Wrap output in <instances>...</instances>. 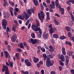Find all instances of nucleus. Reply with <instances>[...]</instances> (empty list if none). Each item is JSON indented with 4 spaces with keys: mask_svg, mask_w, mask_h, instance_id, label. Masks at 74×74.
<instances>
[{
    "mask_svg": "<svg viewBox=\"0 0 74 74\" xmlns=\"http://www.w3.org/2000/svg\"><path fill=\"white\" fill-rule=\"evenodd\" d=\"M49 58L50 59L53 58L52 56L51 55H49L46 61V66L48 67H49L50 66H52L54 63V61H51Z\"/></svg>",
    "mask_w": 74,
    "mask_h": 74,
    "instance_id": "obj_1",
    "label": "nucleus"
},
{
    "mask_svg": "<svg viewBox=\"0 0 74 74\" xmlns=\"http://www.w3.org/2000/svg\"><path fill=\"white\" fill-rule=\"evenodd\" d=\"M40 26V23L38 21L37 24V26L34 25H32V28L33 30H34L35 32H38L39 31L40 33L42 34V30L40 29V28L38 27Z\"/></svg>",
    "mask_w": 74,
    "mask_h": 74,
    "instance_id": "obj_2",
    "label": "nucleus"
},
{
    "mask_svg": "<svg viewBox=\"0 0 74 74\" xmlns=\"http://www.w3.org/2000/svg\"><path fill=\"white\" fill-rule=\"evenodd\" d=\"M25 17V19L26 20L27 19L29 18L27 13L25 12H24L23 14H22V16L21 15H18V19H22V20H24Z\"/></svg>",
    "mask_w": 74,
    "mask_h": 74,
    "instance_id": "obj_3",
    "label": "nucleus"
},
{
    "mask_svg": "<svg viewBox=\"0 0 74 74\" xmlns=\"http://www.w3.org/2000/svg\"><path fill=\"white\" fill-rule=\"evenodd\" d=\"M38 15L39 19H40L42 22H43V19H44V17H45V14L44 12L42 11H40V13H38Z\"/></svg>",
    "mask_w": 74,
    "mask_h": 74,
    "instance_id": "obj_4",
    "label": "nucleus"
},
{
    "mask_svg": "<svg viewBox=\"0 0 74 74\" xmlns=\"http://www.w3.org/2000/svg\"><path fill=\"white\" fill-rule=\"evenodd\" d=\"M8 66L6 65H5L4 66H3V68L2 69V71L3 72H4L5 71V74H10V72H9V70L8 69Z\"/></svg>",
    "mask_w": 74,
    "mask_h": 74,
    "instance_id": "obj_5",
    "label": "nucleus"
},
{
    "mask_svg": "<svg viewBox=\"0 0 74 74\" xmlns=\"http://www.w3.org/2000/svg\"><path fill=\"white\" fill-rule=\"evenodd\" d=\"M28 42L29 43H31V42L32 44H36L37 42V40L36 39H34L31 38L28 40Z\"/></svg>",
    "mask_w": 74,
    "mask_h": 74,
    "instance_id": "obj_6",
    "label": "nucleus"
},
{
    "mask_svg": "<svg viewBox=\"0 0 74 74\" xmlns=\"http://www.w3.org/2000/svg\"><path fill=\"white\" fill-rule=\"evenodd\" d=\"M2 23L3 28L4 29H6V27H7V21H6V20L5 19H3L2 20Z\"/></svg>",
    "mask_w": 74,
    "mask_h": 74,
    "instance_id": "obj_7",
    "label": "nucleus"
},
{
    "mask_svg": "<svg viewBox=\"0 0 74 74\" xmlns=\"http://www.w3.org/2000/svg\"><path fill=\"white\" fill-rule=\"evenodd\" d=\"M49 28L50 29L49 31L50 33L51 34H53V33H54V32H55V31L52 28V24H50L49 26Z\"/></svg>",
    "mask_w": 74,
    "mask_h": 74,
    "instance_id": "obj_8",
    "label": "nucleus"
},
{
    "mask_svg": "<svg viewBox=\"0 0 74 74\" xmlns=\"http://www.w3.org/2000/svg\"><path fill=\"white\" fill-rule=\"evenodd\" d=\"M25 63L27 66H32V64L31 63V62L29 61V60H28V59H26L25 60Z\"/></svg>",
    "mask_w": 74,
    "mask_h": 74,
    "instance_id": "obj_9",
    "label": "nucleus"
},
{
    "mask_svg": "<svg viewBox=\"0 0 74 74\" xmlns=\"http://www.w3.org/2000/svg\"><path fill=\"white\" fill-rule=\"evenodd\" d=\"M3 14L5 18H8L10 15L8 14V12H4Z\"/></svg>",
    "mask_w": 74,
    "mask_h": 74,
    "instance_id": "obj_10",
    "label": "nucleus"
},
{
    "mask_svg": "<svg viewBox=\"0 0 74 74\" xmlns=\"http://www.w3.org/2000/svg\"><path fill=\"white\" fill-rule=\"evenodd\" d=\"M26 11L27 14H28V16L29 17H30V16H31L32 15V12H31L30 10V9L27 10H26Z\"/></svg>",
    "mask_w": 74,
    "mask_h": 74,
    "instance_id": "obj_11",
    "label": "nucleus"
},
{
    "mask_svg": "<svg viewBox=\"0 0 74 74\" xmlns=\"http://www.w3.org/2000/svg\"><path fill=\"white\" fill-rule=\"evenodd\" d=\"M49 48L50 49L49 50V51L50 52H53L55 50V47H52L51 45L49 46Z\"/></svg>",
    "mask_w": 74,
    "mask_h": 74,
    "instance_id": "obj_12",
    "label": "nucleus"
},
{
    "mask_svg": "<svg viewBox=\"0 0 74 74\" xmlns=\"http://www.w3.org/2000/svg\"><path fill=\"white\" fill-rule=\"evenodd\" d=\"M33 60L34 63H38V62L39 61V59H38V58H37L36 57H34Z\"/></svg>",
    "mask_w": 74,
    "mask_h": 74,
    "instance_id": "obj_13",
    "label": "nucleus"
},
{
    "mask_svg": "<svg viewBox=\"0 0 74 74\" xmlns=\"http://www.w3.org/2000/svg\"><path fill=\"white\" fill-rule=\"evenodd\" d=\"M4 54L5 56V58H7L9 56V54L8 53V52L6 51H4Z\"/></svg>",
    "mask_w": 74,
    "mask_h": 74,
    "instance_id": "obj_14",
    "label": "nucleus"
},
{
    "mask_svg": "<svg viewBox=\"0 0 74 74\" xmlns=\"http://www.w3.org/2000/svg\"><path fill=\"white\" fill-rule=\"evenodd\" d=\"M52 4L50 5V7L51 8H55V2L53 1L51 2Z\"/></svg>",
    "mask_w": 74,
    "mask_h": 74,
    "instance_id": "obj_15",
    "label": "nucleus"
},
{
    "mask_svg": "<svg viewBox=\"0 0 74 74\" xmlns=\"http://www.w3.org/2000/svg\"><path fill=\"white\" fill-rule=\"evenodd\" d=\"M65 48L64 47H62V54L64 55H66V53Z\"/></svg>",
    "mask_w": 74,
    "mask_h": 74,
    "instance_id": "obj_16",
    "label": "nucleus"
},
{
    "mask_svg": "<svg viewBox=\"0 0 74 74\" xmlns=\"http://www.w3.org/2000/svg\"><path fill=\"white\" fill-rule=\"evenodd\" d=\"M40 49H41V47L40 46H38L36 48V51L37 53H39L40 52Z\"/></svg>",
    "mask_w": 74,
    "mask_h": 74,
    "instance_id": "obj_17",
    "label": "nucleus"
},
{
    "mask_svg": "<svg viewBox=\"0 0 74 74\" xmlns=\"http://www.w3.org/2000/svg\"><path fill=\"white\" fill-rule=\"evenodd\" d=\"M8 62L9 64V65L10 66V67L11 68H12L13 67V64H14L13 63V62H11L10 61V60H8Z\"/></svg>",
    "mask_w": 74,
    "mask_h": 74,
    "instance_id": "obj_18",
    "label": "nucleus"
},
{
    "mask_svg": "<svg viewBox=\"0 0 74 74\" xmlns=\"http://www.w3.org/2000/svg\"><path fill=\"white\" fill-rule=\"evenodd\" d=\"M53 22L54 24L56 25H59V22L56 20H53Z\"/></svg>",
    "mask_w": 74,
    "mask_h": 74,
    "instance_id": "obj_19",
    "label": "nucleus"
},
{
    "mask_svg": "<svg viewBox=\"0 0 74 74\" xmlns=\"http://www.w3.org/2000/svg\"><path fill=\"white\" fill-rule=\"evenodd\" d=\"M53 38H56V39H57V38H58L59 37V35L57 34H53Z\"/></svg>",
    "mask_w": 74,
    "mask_h": 74,
    "instance_id": "obj_20",
    "label": "nucleus"
},
{
    "mask_svg": "<svg viewBox=\"0 0 74 74\" xmlns=\"http://www.w3.org/2000/svg\"><path fill=\"white\" fill-rule=\"evenodd\" d=\"M60 58L61 60L62 61V62H64L65 61V60H64V57L63 55H61Z\"/></svg>",
    "mask_w": 74,
    "mask_h": 74,
    "instance_id": "obj_21",
    "label": "nucleus"
},
{
    "mask_svg": "<svg viewBox=\"0 0 74 74\" xmlns=\"http://www.w3.org/2000/svg\"><path fill=\"white\" fill-rule=\"evenodd\" d=\"M74 52L73 51H68V54L69 56H71L72 54Z\"/></svg>",
    "mask_w": 74,
    "mask_h": 74,
    "instance_id": "obj_22",
    "label": "nucleus"
},
{
    "mask_svg": "<svg viewBox=\"0 0 74 74\" xmlns=\"http://www.w3.org/2000/svg\"><path fill=\"white\" fill-rule=\"evenodd\" d=\"M43 58L44 59V60H46L47 58V56L45 54H44L43 55Z\"/></svg>",
    "mask_w": 74,
    "mask_h": 74,
    "instance_id": "obj_23",
    "label": "nucleus"
},
{
    "mask_svg": "<svg viewBox=\"0 0 74 74\" xmlns=\"http://www.w3.org/2000/svg\"><path fill=\"white\" fill-rule=\"evenodd\" d=\"M4 4H3V6L5 7L6 6V5L8 4V3L6 1V0H4Z\"/></svg>",
    "mask_w": 74,
    "mask_h": 74,
    "instance_id": "obj_24",
    "label": "nucleus"
},
{
    "mask_svg": "<svg viewBox=\"0 0 74 74\" xmlns=\"http://www.w3.org/2000/svg\"><path fill=\"white\" fill-rule=\"evenodd\" d=\"M66 37L64 36H62L60 37V39H61V40H64V39H66Z\"/></svg>",
    "mask_w": 74,
    "mask_h": 74,
    "instance_id": "obj_25",
    "label": "nucleus"
},
{
    "mask_svg": "<svg viewBox=\"0 0 74 74\" xmlns=\"http://www.w3.org/2000/svg\"><path fill=\"white\" fill-rule=\"evenodd\" d=\"M15 56L16 57L17 59H20V58H19V53H16L15 54Z\"/></svg>",
    "mask_w": 74,
    "mask_h": 74,
    "instance_id": "obj_26",
    "label": "nucleus"
},
{
    "mask_svg": "<svg viewBox=\"0 0 74 74\" xmlns=\"http://www.w3.org/2000/svg\"><path fill=\"white\" fill-rule=\"evenodd\" d=\"M65 29H66L67 32H69V31H70V30L71 29V27H69L68 26H66L65 27Z\"/></svg>",
    "mask_w": 74,
    "mask_h": 74,
    "instance_id": "obj_27",
    "label": "nucleus"
},
{
    "mask_svg": "<svg viewBox=\"0 0 74 74\" xmlns=\"http://www.w3.org/2000/svg\"><path fill=\"white\" fill-rule=\"evenodd\" d=\"M70 15H71V19H72V21L74 22V17L73 15V14H72V13L70 14Z\"/></svg>",
    "mask_w": 74,
    "mask_h": 74,
    "instance_id": "obj_28",
    "label": "nucleus"
},
{
    "mask_svg": "<svg viewBox=\"0 0 74 74\" xmlns=\"http://www.w3.org/2000/svg\"><path fill=\"white\" fill-rule=\"evenodd\" d=\"M17 27V26L16 25L15 26L13 27H12V29L14 32H16V29Z\"/></svg>",
    "mask_w": 74,
    "mask_h": 74,
    "instance_id": "obj_29",
    "label": "nucleus"
},
{
    "mask_svg": "<svg viewBox=\"0 0 74 74\" xmlns=\"http://www.w3.org/2000/svg\"><path fill=\"white\" fill-rule=\"evenodd\" d=\"M16 39L15 38L12 37L11 38V40L12 42H15V41H16Z\"/></svg>",
    "mask_w": 74,
    "mask_h": 74,
    "instance_id": "obj_30",
    "label": "nucleus"
},
{
    "mask_svg": "<svg viewBox=\"0 0 74 74\" xmlns=\"http://www.w3.org/2000/svg\"><path fill=\"white\" fill-rule=\"evenodd\" d=\"M9 3L10 5H12V6H14V5H15V3H14L12 2L11 1H9Z\"/></svg>",
    "mask_w": 74,
    "mask_h": 74,
    "instance_id": "obj_31",
    "label": "nucleus"
},
{
    "mask_svg": "<svg viewBox=\"0 0 74 74\" xmlns=\"http://www.w3.org/2000/svg\"><path fill=\"white\" fill-rule=\"evenodd\" d=\"M65 44L66 45L68 44V45H69L70 46H71V45H72L71 42H67V41H66L65 42Z\"/></svg>",
    "mask_w": 74,
    "mask_h": 74,
    "instance_id": "obj_32",
    "label": "nucleus"
},
{
    "mask_svg": "<svg viewBox=\"0 0 74 74\" xmlns=\"http://www.w3.org/2000/svg\"><path fill=\"white\" fill-rule=\"evenodd\" d=\"M12 37H13V38H15L16 39L17 38V35H16V34H13Z\"/></svg>",
    "mask_w": 74,
    "mask_h": 74,
    "instance_id": "obj_33",
    "label": "nucleus"
},
{
    "mask_svg": "<svg viewBox=\"0 0 74 74\" xmlns=\"http://www.w3.org/2000/svg\"><path fill=\"white\" fill-rule=\"evenodd\" d=\"M20 47L21 48H22L23 49H24V46H23V43L22 42L20 43Z\"/></svg>",
    "mask_w": 74,
    "mask_h": 74,
    "instance_id": "obj_34",
    "label": "nucleus"
},
{
    "mask_svg": "<svg viewBox=\"0 0 74 74\" xmlns=\"http://www.w3.org/2000/svg\"><path fill=\"white\" fill-rule=\"evenodd\" d=\"M34 3L35 6H38V5H39V4H38V1L35 2H34Z\"/></svg>",
    "mask_w": 74,
    "mask_h": 74,
    "instance_id": "obj_35",
    "label": "nucleus"
},
{
    "mask_svg": "<svg viewBox=\"0 0 74 74\" xmlns=\"http://www.w3.org/2000/svg\"><path fill=\"white\" fill-rule=\"evenodd\" d=\"M68 36L69 37H71V32H69L68 33Z\"/></svg>",
    "mask_w": 74,
    "mask_h": 74,
    "instance_id": "obj_36",
    "label": "nucleus"
},
{
    "mask_svg": "<svg viewBox=\"0 0 74 74\" xmlns=\"http://www.w3.org/2000/svg\"><path fill=\"white\" fill-rule=\"evenodd\" d=\"M31 36L33 38H35V34H34V33H32Z\"/></svg>",
    "mask_w": 74,
    "mask_h": 74,
    "instance_id": "obj_37",
    "label": "nucleus"
},
{
    "mask_svg": "<svg viewBox=\"0 0 74 74\" xmlns=\"http://www.w3.org/2000/svg\"><path fill=\"white\" fill-rule=\"evenodd\" d=\"M65 61L66 62V65H67H67H68V63L69 62V59H66L65 60Z\"/></svg>",
    "mask_w": 74,
    "mask_h": 74,
    "instance_id": "obj_38",
    "label": "nucleus"
},
{
    "mask_svg": "<svg viewBox=\"0 0 74 74\" xmlns=\"http://www.w3.org/2000/svg\"><path fill=\"white\" fill-rule=\"evenodd\" d=\"M8 49L9 51H10V50H11V46L10 45H8Z\"/></svg>",
    "mask_w": 74,
    "mask_h": 74,
    "instance_id": "obj_39",
    "label": "nucleus"
},
{
    "mask_svg": "<svg viewBox=\"0 0 74 74\" xmlns=\"http://www.w3.org/2000/svg\"><path fill=\"white\" fill-rule=\"evenodd\" d=\"M59 0H56L55 4L56 5H57L59 4Z\"/></svg>",
    "mask_w": 74,
    "mask_h": 74,
    "instance_id": "obj_40",
    "label": "nucleus"
},
{
    "mask_svg": "<svg viewBox=\"0 0 74 74\" xmlns=\"http://www.w3.org/2000/svg\"><path fill=\"white\" fill-rule=\"evenodd\" d=\"M59 62L60 64L61 65V66H64V63L63 62H62V61H61V60H60L59 61Z\"/></svg>",
    "mask_w": 74,
    "mask_h": 74,
    "instance_id": "obj_41",
    "label": "nucleus"
},
{
    "mask_svg": "<svg viewBox=\"0 0 74 74\" xmlns=\"http://www.w3.org/2000/svg\"><path fill=\"white\" fill-rule=\"evenodd\" d=\"M60 10L62 11V12H64V9L63 8H60Z\"/></svg>",
    "mask_w": 74,
    "mask_h": 74,
    "instance_id": "obj_42",
    "label": "nucleus"
},
{
    "mask_svg": "<svg viewBox=\"0 0 74 74\" xmlns=\"http://www.w3.org/2000/svg\"><path fill=\"white\" fill-rule=\"evenodd\" d=\"M43 4L44 6V7H48V6H47V4H46V3H45L43 2Z\"/></svg>",
    "mask_w": 74,
    "mask_h": 74,
    "instance_id": "obj_43",
    "label": "nucleus"
},
{
    "mask_svg": "<svg viewBox=\"0 0 74 74\" xmlns=\"http://www.w3.org/2000/svg\"><path fill=\"white\" fill-rule=\"evenodd\" d=\"M41 51H42V52H44L45 51V49H44V48H41Z\"/></svg>",
    "mask_w": 74,
    "mask_h": 74,
    "instance_id": "obj_44",
    "label": "nucleus"
},
{
    "mask_svg": "<svg viewBox=\"0 0 74 74\" xmlns=\"http://www.w3.org/2000/svg\"><path fill=\"white\" fill-rule=\"evenodd\" d=\"M29 22H30V20H28L27 22L25 23V25H26V26L28 25V24L29 23Z\"/></svg>",
    "mask_w": 74,
    "mask_h": 74,
    "instance_id": "obj_45",
    "label": "nucleus"
},
{
    "mask_svg": "<svg viewBox=\"0 0 74 74\" xmlns=\"http://www.w3.org/2000/svg\"><path fill=\"white\" fill-rule=\"evenodd\" d=\"M23 45L24 47H27V43L25 42H23Z\"/></svg>",
    "mask_w": 74,
    "mask_h": 74,
    "instance_id": "obj_46",
    "label": "nucleus"
},
{
    "mask_svg": "<svg viewBox=\"0 0 74 74\" xmlns=\"http://www.w3.org/2000/svg\"><path fill=\"white\" fill-rule=\"evenodd\" d=\"M40 6L41 7V9L42 10V11H43V10H44V6L42 5L41 4H40Z\"/></svg>",
    "mask_w": 74,
    "mask_h": 74,
    "instance_id": "obj_47",
    "label": "nucleus"
},
{
    "mask_svg": "<svg viewBox=\"0 0 74 74\" xmlns=\"http://www.w3.org/2000/svg\"><path fill=\"white\" fill-rule=\"evenodd\" d=\"M50 74H56V72L54 71H51L50 72Z\"/></svg>",
    "mask_w": 74,
    "mask_h": 74,
    "instance_id": "obj_48",
    "label": "nucleus"
},
{
    "mask_svg": "<svg viewBox=\"0 0 74 74\" xmlns=\"http://www.w3.org/2000/svg\"><path fill=\"white\" fill-rule=\"evenodd\" d=\"M48 36V34H46L45 35L44 37L45 38H47V37Z\"/></svg>",
    "mask_w": 74,
    "mask_h": 74,
    "instance_id": "obj_49",
    "label": "nucleus"
},
{
    "mask_svg": "<svg viewBox=\"0 0 74 74\" xmlns=\"http://www.w3.org/2000/svg\"><path fill=\"white\" fill-rule=\"evenodd\" d=\"M56 5L57 6V7L58 8H61V6L59 4H58V5Z\"/></svg>",
    "mask_w": 74,
    "mask_h": 74,
    "instance_id": "obj_50",
    "label": "nucleus"
},
{
    "mask_svg": "<svg viewBox=\"0 0 74 74\" xmlns=\"http://www.w3.org/2000/svg\"><path fill=\"white\" fill-rule=\"evenodd\" d=\"M17 49V51H18L19 52H21L22 51V49Z\"/></svg>",
    "mask_w": 74,
    "mask_h": 74,
    "instance_id": "obj_51",
    "label": "nucleus"
},
{
    "mask_svg": "<svg viewBox=\"0 0 74 74\" xmlns=\"http://www.w3.org/2000/svg\"><path fill=\"white\" fill-rule=\"evenodd\" d=\"M15 11H16V12H18L19 11V9L18 8H15L14 9Z\"/></svg>",
    "mask_w": 74,
    "mask_h": 74,
    "instance_id": "obj_52",
    "label": "nucleus"
},
{
    "mask_svg": "<svg viewBox=\"0 0 74 74\" xmlns=\"http://www.w3.org/2000/svg\"><path fill=\"white\" fill-rule=\"evenodd\" d=\"M41 74H44V70L42 69L41 71Z\"/></svg>",
    "mask_w": 74,
    "mask_h": 74,
    "instance_id": "obj_53",
    "label": "nucleus"
},
{
    "mask_svg": "<svg viewBox=\"0 0 74 74\" xmlns=\"http://www.w3.org/2000/svg\"><path fill=\"white\" fill-rule=\"evenodd\" d=\"M71 73L73 74H74V70L73 69H72L71 70Z\"/></svg>",
    "mask_w": 74,
    "mask_h": 74,
    "instance_id": "obj_54",
    "label": "nucleus"
},
{
    "mask_svg": "<svg viewBox=\"0 0 74 74\" xmlns=\"http://www.w3.org/2000/svg\"><path fill=\"white\" fill-rule=\"evenodd\" d=\"M40 64H39L38 63L37 64V67L38 68H40Z\"/></svg>",
    "mask_w": 74,
    "mask_h": 74,
    "instance_id": "obj_55",
    "label": "nucleus"
},
{
    "mask_svg": "<svg viewBox=\"0 0 74 74\" xmlns=\"http://www.w3.org/2000/svg\"><path fill=\"white\" fill-rule=\"evenodd\" d=\"M10 12L11 15H12V16H14V14H13V12H12V10H10Z\"/></svg>",
    "mask_w": 74,
    "mask_h": 74,
    "instance_id": "obj_56",
    "label": "nucleus"
},
{
    "mask_svg": "<svg viewBox=\"0 0 74 74\" xmlns=\"http://www.w3.org/2000/svg\"><path fill=\"white\" fill-rule=\"evenodd\" d=\"M9 31H10V29L8 27H7L6 29V32H9Z\"/></svg>",
    "mask_w": 74,
    "mask_h": 74,
    "instance_id": "obj_57",
    "label": "nucleus"
},
{
    "mask_svg": "<svg viewBox=\"0 0 74 74\" xmlns=\"http://www.w3.org/2000/svg\"><path fill=\"white\" fill-rule=\"evenodd\" d=\"M39 64H40V65L42 64H43V62L42 61H40L39 62Z\"/></svg>",
    "mask_w": 74,
    "mask_h": 74,
    "instance_id": "obj_58",
    "label": "nucleus"
},
{
    "mask_svg": "<svg viewBox=\"0 0 74 74\" xmlns=\"http://www.w3.org/2000/svg\"><path fill=\"white\" fill-rule=\"evenodd\" d=\"M46 14L47 15V16H49V12H47L46 13Z\"/></svg>",
    "mask_w": 74,
    "mask_h": 74,
    "instance_id": "obj_59",
    "label": "nucleus"
},
{
    "mask_svg": "<svg viewBox=\"0 0 74 74\" xmlns=\"http://www.w3.org/2000/svg\"><path fill=\"white\" fill-rule=\"evenodd\" d=\"M32 12H33V14H34V9H32V10H30Z\"/></svg>",
    "mask_w": 74,
    "mask_h": 74,
    "instance_id": "obj_60",
    "label": "nucleus"
},
{
    "mask_svg": "<svg viewBox=\"0 0 74 74\" xmlns=\"http://www.w3.org/2000/svg\"><path fill=\"white\" fill-rule=\"evenodd\" d=\"M59 69L60 70V71H61L62 70V67L60 66L59 67Z\"/></svg>",
    "mask_w": 74,
    "mask_h": 74,
    "instance_id": "obj_61",
    "label": "nucleus"
},
{
    "mask_svg": "<svg viewBox=\"0 0 74 74\" xmlns=\"http://www.w3.org/2000/svg\"><path fill=\"white\" fill-rule=\"evenodd\" d=\"M24 74H29V72L27 71L24 72Z\"/></svg>",
    "mask_w": 74,
    "mask_h": 74,
    "instance_id": "obj_62",
    "label": "nucleus"
},
{
    "mask_svg": "<svg viewBox=\"0 0 74 74\" xmlns=\"http://www.w3.org/2000/svg\"><path fill=\"white\" fill-rule=\"evenodd\" d=\"M55 15L56 16H58V17H60V16L57 13L55 14Z\"/></svg>",
    "mask_w": 74,
    "mask_h": 74,
    "instance_id": "obj_63",
    "label": "nucleus"
},
{
    "mask_svg": "<svg viewBox=\"0 0 74 74\" xmlns=\"http://www.w3.org/2000/svg\"><path fill=\"white\" fill-rule=\"evenodd\" d=\"M5 45H8V42H7V41L5 40Z\"/></svg>",
    "mask_w": 74,
    "mask_h": 74,
    "instance_id": "obj_64",
    "label": "nucleus"
}]
</instances>
